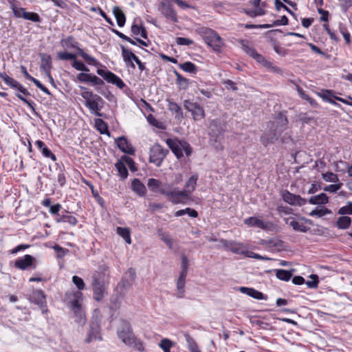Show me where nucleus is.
Here are the masks:
<instances>
[{
  "mask_svg": "<svg viewBox=\"0 0 352 352\" xmlns=\"http://www.w3.org/2000/svg\"><path fill=\"white\" fill-rule=\"evenodd\" d=\"M79 88L82 90L80 96L85 100V105L96 116H102L100 111L103 108L104 100L100 96L89 91L85 87L79 86Z\"/></svg>",
  "mask_w": 352,
  "mask_h": 352,
  "instance_id": "5",
  "label": "nucleus"
},
{
  "mask_svg": "<svg viewBox=\"0 0 352 352\" xmlns=\"http://www.w3.org/2000/svg\"><path fill=\"white\" fill-rule=\"evenodd\" d=\"M184 106L187 111L191 112L195 120H200L205 117V111L198 103L185 100Z\"/></svg>",
  "mask_w": 352,
  "mask_h": 352,
  "instance_id": "12",
  "label": "nucleus"
},
{
  "mask_svg": "<svg viewBox=\"0 0 352 352\" xmlns=\"http://www.w3.org/2000/svg\"><path fill=\"white\" fill-rule=\"evenodd\" d=\"M188 258L185 255H182V265H181V272L179 274L187 275L188 274Z\"/></svg>",
  "mask_w": 352,
  "mask_h": 352,
  "instance_id": "55",
  "label": "nucleus"
},
{
  "mask_svg": "<svg viewBox=\"0 0 352 352\" xmlns=\"http://www.w3.org/2000/svg\"><path fill=\"white\" fill-rule=\"evenodd\" d=\"M287 24H288V19L285 15H284L281 17L280 19L274 21L273 22V23L269 24V25H270V28H272V27H274V26L286 25Z\"/></svg>",
  "mask_w": 352,
  "mask_h": 352,
  "instance_id": "59",
  "label": "nucleus"
},
{
  "mask_svg": "<svg viewBox=\"0 0 352 352\" xmlns=\"http://www.w3.org/2000/svg\"><path fill=\"white\" fill-rule=\"evenodd\" d=\"M118 338L126 346L140 351L144 350L142 342L135 336L129 322L121 320L117 329Z\"/></svg>",
  "mask_w": 352,
  "mask_h": 352,
  "instance_id": "2",
  "label": "nucleus"
},
{
  "mask_svg": "<svg viewBox=\"0 0 352 352\" xmlns=\"http://www.w3.org/2000/svg\"><path fill=\"white\" fill-rule=\"evenodd\" d=\"M160 239L168 246L169 248H172V239L170 236L166 232L160 233Z\"/></svg>",
  "mask_w": 352,
  "mask_h": 352,
  "instance_id": "58",
  "label": "nucleus"
},
{
  "mask_svg": "<svg viewBox=\"0 0 352 352\" xmlns=\"http://www.w3.org/2000/svg\"><path fill=\"white\" fill-rule=\"evenodd\" d=\"M322 178L324 181L327 182H338L339 179L336 174L332 172H327L326 173L322 174Z\"/></svg>",
  "mask_w": 352,
  "mask_h": 352,
  "instance_id": "48",
  "label": "nucleus"
},
{
  "mask_svg": "<svg viewBox=\"0 0 352 352\" xmlns=\"http://www.w3.org/2000/svg\"><path fill=\"white\" fill-rule=\"evenodd\" d=\"M308 202L312 205H323L329 202L328 196L322 192L317 195L311 196Z\"/></svg>",
  "mask_w": 352,
  "mask_h": 352,
  "instance_id": "28",
  "label": "nucleus"
},
{
  "mask_svg": "<svg viewBox=\"0 0 352 352\" xmlns=\"http://www.w3.org/2000/svg\"><path fill=\"white\" fill-rule=\"evenodd\" d=\"M22 17L26 20H30L33 22H40L41 21L40 16L37 13H35V12H26L25 10L23 11Z\"/></svg>",
  "mask_w": 352,
  "mask_h": 352,
  "instance_id": "42",
  "label": "nucleus"
},
{
  "mask_svg": "<svg viewBox=\"0 0 352 352\" xmlns=\"http://www.w3.org/2000/svg\"><path fill=\"white\" fill-rule=\"evenodd\" d=\"M186 214L189 215L191 217H197L198 216V212L195 210L190 208H186V209L177 210L175 213V217H181Z\"/></svg>",
  "mask_w": 352,
  "mask_h": 352,
  "instance_id": "38",
  "label": "nucleus"
},
{
  "mask_svg": "<svg viewBox=\"0 0 352 352\" xmlns=\"http://www.w3.org/2000/svg\"><path fill=\"white\" fill-rule=\"evenodd\" d=\"M186 276L187 275L179 274V276L177 280L175 296L178 298H182L184 297Z\"/></svg>",
  "mask_w": 352,
  "mask_h": 352,
  "instance_id": "20",
  "label": "nucleus"
},
{
  "mask_svg": "<svg viewBox=\"0 0 352 352\" xmlns=\"http://www.w3.org/2000/svg\"><path fill=\"white\" fill-rule=\"evenodd\" d=\"M197 32L201 36L206 43L212 47L215 52H219L223 45V41L219 34L206 27H200L197 29Z\"/></svg>",
  "mask_w": 352,
  "mask_h": 352,
  "instance_id": "6",
  "label": "nucleus"
},
{
  "mask_svg": "<svg viewBox=\"0 0 352 352\" xmlns=\"http://www.w3.org/2000/svg\"><path fill=\"white\" fill-rule=\"evenodd\" d=\"M276 272V276L277 278L284 281H288L292 276V273L290 271L283 270V269H277L274 270Z\"/></svg>",
  "mask_w": 352,
  "mask_h": 352,
  "instance_id": "33",
  "label": "nucleus"
},
{
  "mask_svg": "<svg viewBox=\"0 0 352 352\" xmlns=\"http://www.w3.org/2000/svg\"><path fill=\"white\" fill-rule=\"evenodd\" d=\"M319 96L326 102H329L331 98H334L333 92L331 90H325L324 92L320 94Z\"/></svg>",
  "mask_w": 352,
  "mask_h": 352,
  "instance_id": "63",
  "label": "nucleus"
},
{
  "mask_svg": "<svg viewBox=\"0 0 352 352\" xmlns=\"http://www.w3.org/2000/svg\"><path fill=\"white\" fill-rule=\"evenodd\" d=\"M166 142L177 159L183 157V151L187 156H190L192 153V148L186 141H179L168 138Z\"/></svg>",
  "mask_w": 352,
  "mask_h": 352,
  "instance_id": "7",
  "label": "nucleus"
},
{
  "mask_svg": "<svg viewBox=\"0 0 352 352\" xmlns=\"http://www.w3.org/2000/svg\"><path fill=\"white\" fill-rule=\"evenodd\" d=\"M198 178V175L195 173L186 181L182 190H178L173 185H167L162 190V192L173 204L182 203L183 199L188 198L196 189Z\"/></svg>",
  "mask_w": 352,
  "mask_h": 352,
  "instance_id": "1",
  "label": "nucleus"
},
{
  "mask_svg": "<svg viewBox=\"0 0 352 352\" xmlns=\"http://www.w3.org/2000/svg\"><path fill=\"white\" fill-rule=\"evenodd\" d=\"M331 211L327 208H320V209L316 208L309 212V215L312 216V217L317 216L318 217H322L324 216L325 214H331Z\"/></svg>",
  "mask_w": 352,
  "mask_h": 352,
  "instance_id": "43",
  "label": "nucleus"
},
{
  "mask_svg": "<svg viewBox=\"0 0 352 352\" xmlns=\"http://www.w3.org/2000/svg\"><path fill=\"white\" fill-rule=\"evenodd\" d=\"M310 278H311V280H305V283L307 285V286L309 288L315 289L317 288L318 286V276L316 274H311L310 276Z\"/></svg>",
  "mask_w": 352,
  "mask_h": 352,
  "instance_id": "45",
  "label": "nucleus"
},
{
  "mask_svg": "<svg viewBox=\"0 0 352 352\" xmlns=\"http://www.w3.org/2000/svg\"><path fill=\"white\" fill-rule=\"evenodd\" d=\"M351 223V219L350 217L344 216L338 218L337 224L339 228L341 229H346L349 227Z\"/></svg>",
  "mask_w": 352,
  "mask_h": 352,
  "instance_id": "41",
  "label": "nucleus"
},
{
  "mask_svg": "<svg viewBox=\"0 0 352 352\" xmlns=\"http://www.w3.org/2000/svg\"><path fill=\"white\" fill-rule=\"evenodd\" d=\"M209 135L212 146L217 150H222L223 146L221 140L223 138L226 129V123L221 119H214L211 121L209 126Z\"/></svg>",
  "mask_w": 352,
  "mask_h": 352,
  "instance_id": "4",
  "label": "nucleus"
},
{
  "mask_svg": "<svg viewBox=\"0 0 352 352\" xmlns=\"http://www.w3.org/2000/svg\"><path fill=\"white\" fill-rule=\"evenodd\" d=\"M176 43L179 45H190L193 43V41L188 38L177 37L176 38Z\"/></svg>",
  "mask_w": 352,
  "mask_h": 352,
  "instance_id": "62",
  "label": "nucleus"
},
{
  "mask_svg": "<svg viewBox=\"0 0 352 352\" xmlns=\"http://www.w3.org/2000/svg\"><path fill=\"white\" fill-rule=\"evenodd\" d=\"M35 258L30 255L25 254L23 257L18 258L14 263V266L21 270H26L30 267L32 269L36 268V265L34 264Z\"/></svg>",
  "mask_w": 352,
  "mask_h": 352,
  "instance_id": "14",
  "label": "nucleus"
},
{
  "mask_svg": "<svg viewBox=\"0 0 352 352\" xmlns=\"http://www.w3.org/2000/svg\"><path fill=\"white\" fill-rule=\"evenodd\" d=\"M339 214H352V202L348 201L346 205L338 210Z\"/></svg>",
  "mask_w": 352,
  "mask_h": 352,
  "instance_id": "49",
  "label": "nucleus"
},
{
  "mask_svg": "<svg viewBox=\"0 0 352 352\" xmlns=\"http://www.w3.org/2000/svg\"><path fill=\"white\" fill-rule=\"evenodd\" d=\"M342 186V183H338L336 184H330V185L326 186L323 188V190H324V191H327V192H336L339 189H340Z\"/></svg>",
  "mask_w": 352,
  "mask_h": 352,
  "instance_id": "57",
  "label": "nucleus"
},
{
  "mask_svg": "<svg viewBox=\"0 0 352 352\" xmlns=\"http://www.w3.org/2000/svg\"><path fill=\"white\" fill-rule=\"evenodd\" d=\"M280 134L272 126L269 132L261 136V142L264 146H267L268 144L274 143L278 140Z\"/></svg>",
  "mask_w": 352,
  "mask_h": 352,
  "instance_id": "17",
  "label": "nucleus"
},
{
  "mask_svg": "<svg viewBox=\"0 0 352 352\" xmlns=\"http://www.w3.org/2000/svg\"><path fill=\"white\" fill-rule=\"evenodd\" d=\"M41 68L45 73L50 72L52 68V59L50 55L42 54H41Z\"/></svg>",
  "mask_w": 352,
  "mask_h": 352,
  "instance_id": "29",
  "label": "nucleus"
},
{
  "mask_svg": "<svg viewBox=\"0 0 352 352\" xmlns=\"http://www.w3.org/2000/svg\"><path fill=\"white\" fill-rule=\"evenodd\" d=\"M242 47L246 54L251 57H253L257 52L247 41H243Z\"/></svg>",
  "mask_w": 352,
  "mask_h": 352,
  "instance_id": "50",
  "label": "nucleus"
},
{
  "mask_svg": "<svg viewBox=\"0 0 352 352\" xmlns=\"http://www.w3.org/2000/svg\"><path fill=\"white\" fill-rule=\"evenodd\" d=\"M287 123L288 121L286 116L283 113H279L276 121L272 124L279 133H282L286 129Z\"/></svg>",
  "mask_w": 352,
  "mask_h": 352,
  "instance_id": "22",
  "label": "nucleus"
},
{
  "mask_svg": "<svg viewBox=\"0 0 352 352\" xmlns=\"http://www.w3.org/2000/svg\"><path fill=\"white\" fill-rule=\"evenodd\" d=\"M174 343L168 338L162 339L159 343V346L164 352H170V349Z\"/></svg>",
  "mask_w": 352,
  "mask_h": 352,
  "instance_id": "40",
  "label": "nucleus"
},
{
  "mask_svg": "<svg viewBox=\"0 0 352 352\" xmlns=\"http://www.w3.org/2000/svg\"><path fill=\"white\" fill-rule=\"evenodd\" d=\"M167 185H172L171 184H162L159 179L150 178L148 180L147 186L150 190L154 192H160L163 195L162 190Z\"/></svg>",
  "mask_w": 352,
  "mask_h": 352,
  "instance_id": "21",
  "label": "nucleus"
},
{
  "mask_svg": "<svg viewBox=\"0 0 352 352\" xmlns=\"http://www.w3.org/2000/svg\"><path fill=\"white\" fill-rule=\"evenodd\" d=\"M160 9L162 14L167 19H170L173 22L177 21L176 12H175L172 4L168 1L161 2Z\"/></svg>",
  "mask_w": 352,
  "mask_h": 352,
  "instance_id": "15",
  "label": "nucleus"
},
{
  "mask_svg": "<svg viewBox=\"0 0 352 352\" xmlns=\"http://www.w3.org/2000/svg\"><path fill=\"white\" fill-rule=\"evenodd\" d=\"M282 198L286 203L292 206H302L306 204L307 200L300 195L291 193L288 190H285L282 194Z\"/></svg>",
  "mask_w": 352,
  "mask_h": 352,
  "instance_id": "13",
  "label": "nucleus"
},
{
  "mask_svg": "<svg viewBox=\"0 0 352 352\" xmlns=\"http://www.w3.org/2000/svg\"><path fill=\"white\" fill-rule=\"evenodd\" d=\"M275 2V7L276 9L279 11L281 8H283L285 10H286L288 13H289L292 16H296L295 14L289 9L285 5H284L279 0H274Z\"/></svg>",
  "mask_w": 352,
  "mask_h": 352,
  "instance_id": "56",
  "label": "nucleus"
},
{
  "mask_svg": "<svg viewBox=\"0 0 352 352\" xmlns=\"http://www.w3.org/2000/svg\"><path fill=\"white\" fill-rule=\"evenodd\" d=\"M72 282L80 291L85 289V283L80 277L74 276L72 277Z\"/></svg>",
  "mask_w": 352,
  "mask_h": 352,
  "instance_id": "54",
  "label": "nucleus"
},
{
  "mask_svg": "<svg viewBox=\"0 0 352 352\" xmlns=\"http://www.w3.org/2000/svg\"><path fill=\"white\" fill-rule=\"evenodd\" d=\"M41 151H42V154L45 157L50 158L54 162L56 161V155L54 153H52V152L46 146L45 147H43V148L42 149Z\"/></svg>",
  "mask_w": 352,
  "mask_h": 352,
  "instance_id": "61",
  "label": "nucleus"
},
{
  "mask_svg": "<svg viewBox=\"0 0 352 352\" xmlns=\"http://www.w3.org/2000/svg\"><path fill=\"white\" fill-rule=\"evenodd\" d=\"M184 336L190 352L199 349L195 341L188 333H184Z\"/></svg>",
  "mask_w": 352,
  "mask_h": 352,
  "instance_id": "39",
  "label": "nucleus"
},
{
  "mask_svg": "<svg viewBox=\"0 0 352 352\" xmlns=\"http://www.w3.org/2000/svg\"><path fill=\"white\" fill-rule=\"evenodd\" d=\"M30 80L32 81L38 89H40L45 94L49 96L51 95V93L49 91V89L47 87H45L43 85H42L38 80L34 78V77H32Z\"/></svg>",
  "mask_w": 352,
  "mask_h": 352,
  "instance_id": "53",
  "label": "nucleus"
},
{
  "mask_svg": "<svg viewBox=\"0 0 352 352\" xmlns=\"http://www.w3.org/2000/svg\"><path fill=\"white\" fill-rule=\"evenodd\" d=\"M116 232L126 241V243L131 244V240L130 236V231L128 228L118 227L116 228Z\"/></svg>",
  "mask_w": 352,
  "mask_h": 352,
  "instance_id": "34",
  "label": "nucleus"
},
{
  "mask_svg": "<svg viewBox=\"0 0 352 352\" xmlns=\"http://www.w3.org/2000/svg\"><path fill=\"white\" fill-rule=\"evenodd\" d=\"M92 285L95 300L97 301L101 300L105 291L104 284L96 279L93 281Z\"/></svg>",
  "mask_w": 352,
  "mask_h": 352,
  "instance_id": "23",
  "label": "nucleus"
},
{
  "mask_svg": "<svg viewBox=\"0 0 352 352\" xmlns=\"http://www.w3.org/2000/svg\"><path fill=\"white\" fill-rule=\"evenodd\" d=\"M113 13L117 21L118 26H124L126 22V17L122 10L119 7L115 6L113 8Z\"/></svg>",
  "mask_w": 352,
  "mask_h": 352,
  "instance_id": "31",
  "label": "nucleus"
},
{
  "mask_svg": "<svg viewBox=\"0 0 352 352\" xmlns=\"http://www.w3.org/2000/svg\"><path fill=\"white\" fill-rule=\"evenodd\" d=\"M115 143L122 152L129 155H133L135 153V149L125 137L121 136L116 138Z\"/></svg>",
  "mask_w": 352,
  "mask_h": 352,
  "instance_id": "16",
  "label": "nucleus"
},
{
  "mask_svg": "<svg viewBox=\"0 0 352 352\" xmlns=\"http://www.w3.org/2000/svg\"><path fill=\"white\" fill-rule=\"evenodd\" d=\"M70 304V309L74 314V322L79 326H84L87 318L84 310L80 304L82 294L80 291L67 292L65 294Z\"/></svg>",
  "mask_w": 352,
  "mask_h": 352,
  "instance_id": "3",
  "label": "nucleus"
},
{
  "mask_svg": "<svg viewBox=\"0 0 352 352\" xmlns=\"http://www.w3.org/2000/svg\"><path fill=\"white\" fill-rule=\"evenodd\" d=\"M95 125L97 130L101 134H108L109 135V133L108 131V125L107 123L102 120V119L98 118L95 120Z\"/></svg>",
  "mask_w": 352,
  "mask_h": 352,
  "instance_id": "35",
  "label": "nucleus"
},
{
  "mask_svg": "<svg viewBox=\"0 0 352 352\" xmlns=\"http://www.w3.org/2000/svg\"><path fill=\"white\" fill-rule=\"evenodd\" d=\"M58 221L68 223L72 226H75L78 223L76 218L72 215H62Z\"/></svg>",
  "mask_w": 352,
  "mask_h": 352,
  "instance_id": "46",
  "label": "nucleus"
},
{
  "mask_svg": "<svg viewBox=\"0 0 352 352\" xmlns=\"http://www.w3.org/2000/svg\"><path fill=\"white\" fill-rule=\"evenodd\" d=\"M97 339V331H94L93 328L91 327L89 331L88 336L85 340V342L87 343L91 342L93 340Z\"/></svg>",
  "mask_w": 352,
  "mask_h": 352,
  "instance_id": "64",
  "label": "nucleus"
},
{
  "mask_svg": "<svg viewBox=\"0 0 352 352\" xmlns=\"http://www.w3.org/2000/svg\"><path fill=\"white\" fill-rule=\"evenodd\" d=\"M244 12L248 16L252 18L263 16L265 14V10L262 7H255L254 10L245 9Z\"/></svg>",
  "mask_w": 352,
  "mask_h": 352,
  "instance_id": "37",
  "label": "nucleus"
},
{
  "mask_svg": "<svg viewBox=\"0 0 352 352\" xmlns=\"http://www.w3.org/2000/svg\"><path fill=\"white\" fill-rule=\"evenodd\" d=\"M244 223L250 227H255L263 230L267 228V225L265 222L254 217H250L245 219L244 220Z\"/></svg>",
  "mask_w": 352,
  "mask_h": 352,
  "instance_id": "25",
  "label": "nucleus"
},
{
  "mask_svg": "<svg viewBox=\"0 0 352 352\" xmlns=\"http://www.w3.org/2000/svg\"><path fill=\"white\" fill-rule=\"evenodd\" d=\"M120 47L122 50V56L124 61L126 64L129 65L132 68L134 69L135 65L132 60L136 56V55L123 45H121Z\"/></svg>",
  "mask_w": 352,
  "mask_h": 352,
  "instance_id": "26",
  "label": "nucleus"
},
{
  "mask_svg": "<svg viewBox=\"0 0 352 352\" xmlns=\"http://www.w3.org/2000/svg\"><path fill=\"white\" fill-rule=\"evenodd\" d=\"M245 256L247 257H249V258H253L258 259V260H264V261L270 260V258H269V257L261 256L257 253H255L252 251H248L247 250L245 251Z\"/></svg>",
  "mask_w": 352,
  "mask_h": 352,
  "instance_id": "51",
  "label": "nucleus"
},
{
  "mask_svg": "<svg viewBox=\"0 0 352 352\" xmlns=\"http://www.w3.org/2000/svg\"><path fill=\"white\" fill-rule=\"evenodd\" d=\"M29 300L30 302L37 305L41 309L43 314L47 312L46 298L44 292L40 289H34L30 295Z\"/></svg>",
  "mask_w": 352,
  "mask_h": 352,
  "instance_id": "11",
  "label": "nucleus"
},
{
  "mask_svg": "<svg viewBox=\"0 0 352 352\" xmlns=\"http://www.w3.org/2000/svg\"><path fill=\"white\" fill-rule=\"evenodd\" d=\"M131 189L139 196H144L146 192V188L144 184L138 179H134L131 182Z\"/></svg>",
  "mask_w": 352,
  "mask_h": 352,
  "instance_id": "27",
  "label": "nucleus"
},
{
  "mask_svg": "<svg viewBox=\"0 0 352 352\" xmlns=\"http://www.w3.org/2000/svg\"><path fill=\"white\" fill-rule=\"evenodd\" d=\"M57 56H58V58L62 60H74V59H75L76 56L74 54L65 52H58Z\"/></svg>",
  "mask_w": 352,
  "mask_h": 352,
  "instance_id": "52",
  "label": "nucleus"
},
{
  "mask_svg": "<svg viewBox=\"0 0 352 352\" xmlns=\"http://www.w3.org/2000/svg\"><path fill=\"white\" fill-rule=\"evenodd\" d=\"M5 83L10 86L12 89H17L19 92L23 94L25 96H30V94L26 88H25L21 84H20L17 80L15 79L10 77L9 76L6 78L4 80Z\"/></svg>",
  "mask_w": 352,
  "mask_h": 352,
  "instance_id": "19",
  "label": "nucleus"
},
{
  "mask_svg": "<svg viewBox=\"0 0 352 352\" xmlns=\"http://www.w3.org/2000/svg\"><path fill=\"white\" fill-rule=\"evenodd\" d=\"M168 109L177 113L178 117H182L183 113L181 107L175 102H169L168 104Z\"/></svg>",
  "mask_w": 352,
  "mask_h": 352,
  "instance_id": "44",
  "label": "nucleus"
},
{
  "mask_svg": "<svg viewBox=\"0 0 352 352\" xmlns=\"http://www.w3.org/2000/svg\"><path fill=\"white\" fill-rule=\"evenodd\" d=\"M168 153V151L167 149L164 148L158 144H155L150 149L149 161L159 167Z\"/></svg>",
  "mask_w": 352,
  "mask_h": 352,
  "instance_id": "9",
  "label": "nucleus"
},
{
  "mask_svg": "<svg viewBox=\"0 0 352 352\" xmlns=\"http://www.w3.org/2000/svg\"><path fill=\"white\" fill-rule=\"evenodd\" d=\"M87 83H91L92 85H102L104 82L98 76L89 74Z\"/></svg>",
  "mask_w": 352,
  "mask_h": 352,
  "instance_id": "47",
  "label": "nucleus"
},
{
  "mask_svg": "<svg viewBox=\"0 0 352 352\" xmlns=\"http://www.w3.org/2000/svg\"><path fill=\"white\" fill-rule=\"evenodd\" d=\"M219 242L226 251H230L236 254L245 255L246 249L243 243L236 241H228L223 239H220Z\"/></svg>",
  "mask_w": 352,
  "mask_h": 352,
  "instance_id": "10",
  "label": "nucleus"
},
{
  "mask_svg": "<svg viewBox=\"0 0 352 352\" xmlns=\"http://www.w3.org/2000/svg\"><path fill=\"white\" fill-rule=\"evenodd\" d=\"M286 223L291 226L295 231L305 233L309 230V228L306 226L303 223L296 221L294 218L287 219Z\"/></svg>",
  "mask_w": 352,
  "mask_h": 352,
  "instance_id": "24",
  "label": "nucleus"
},
{
  "mask_svg": "<svg viewBox=\"0 0 352 352\" xmlns=\"http://www.w3.org/2000/svg\"><path fill=\"white\" fill-rule=\"evenodd\" d=\"M9 3L10 4V6L13 11L14 14L16 17H22L23 11H25V9L22 8H17L14 3V1H9Z\"/></svg>",
  "mask_w": 352,
  "mask_h": 352,
  "instance_id": "60",
  "label": "nucleus"
},
{
  "mask_svg": "<svg viewBox=\"0 0 352 352\" xmlns=\"http://www.w3.org/2000/svg\"><path fill=\"white\" fill-rule=\"evenodd\" d=\"M63 41L66 43L67 45L70 46L71 47L77 50V54L81 56L88 64L92 65H100L99 62L94 57L89 55L84 50L79 47L78 43L76 41L74 37L68 36Z\"/></svg>",
  "mask_w": 352,
  "mask_h": 352,
  "instance_id": "8",
  "label": "nucleus"
},
{
  "mask_svg": "<svg viewBox=\"0 0 352 352\" xmlns=\"http://www.w3.org/2000/svg\"><path fill=\"white\" fill-rule=\"evenodd\" d=\"M179 67L183 71L190 74H195L197 71L196 65L190 61H186L184 63L179 64Z\"/></svg>",
  "mask_w": 352,
  "mask_h": 352,
  "instance_id": "36",
  "label": "nucleus"
},
{
  "mask_svg": "<svg viewBox=\"0 0 352 352\" xmlns=\"http://www.w3.org/2000/svg\"><path fill=\"white\" fill-rule=\"evenodd\" d=\"M174 74L176 76V83L179 89H187L190 83V80L182 76L177 71L175 70Z\"/></svg>",
  "mask_w": 352,
  "mask_h": 352,
  "instance_id": "32",
  "label": "nucleus"
},
{
  "mask_svg": "<svg viewBox=\"0 0 352 352\" xmlns=\"http://www.w3.org/2000/svg\"><path fill=\"white\" fill-rule=\"evenodd\" d=\"M239 291H240L243 294H247L248 296L257 300L267 299V296L265 295H264L262 292L254 289V288L240 287L239 288Z\"/></svg>",
  "mask_w": 352,
  "mask_h": 352,
  "instance_id": "18",
  "label": "nucleus"
},
{
  "mask_svg": "<svg viewBox=\"0 0 352 352\" xmlns=\"http://www.w3.org/2000/svg\"><path fill=\"white\" fill-rule=\"evenodd\" d=\"M118 176L121 180H124L128 177L129 173L125 164L122 160H118L115 164Z\"/></svg>",
  "mask_w": 352,
  "mask_h": 352,
  "instance_id": "30",
  "label": "nucleus"
}]
</instances>
